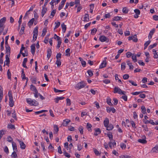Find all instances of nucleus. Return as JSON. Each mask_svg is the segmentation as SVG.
Masks as SVG:
<instances>
[{"mask_svg":"<svg viewBox=\"0 0 158 158\" xmlns=\"http://www.w3.org/2000/svg\"><path fill=\"white\" fill-rule=\"evenodd\" d=\"M87 73L88 74L89 76L90 77H91L93 75V72L92 71H91V70H89L87 71Z\"/></svg>","mask_w":158,"mask_h":158,"instance_id":"nucleus-51","label":"nucleus"},{"mask_svg":"<svg viewBox=\"0 0 158 158\" xmlns=\"http://www.w3.org/2000/svg\"><path fill=\"white\" fill-rule=\"evenodd\" d=\"M93 151L94 153L96 155H98L100 154L99 152L96 149L94 148Z\"/></svg>","mask_w":158,"mask_h":158,"instance_id":"nucleus-54","label":"nucleus"},{"mask_svg":"<svg viewBox=\"0 0 158 158\" xmlns=\"http://www.w3.org/2000/svg\"><path fill=\"white\" fill-rule=\"evenodd\" d=\"M122 19V18L119 16H115L113 18V20L118 21L119 20H121Z\"/></svg>","mask_w":158,"mask_h":158,"instance_id":"nucleus-28","label":"nucleus"},{"mask_svg":"<svg viewBox=\"0 0 158 158\" xmlns=\"http://www.w3.org/2000/svg\"><path fill=\"white\" fill-rule=\"evenodd\" d=\"M79 59L80 60L81 62V63L82 65V66L84 67H85L86 64V62L83 60V59L81 57H79Z\"/></svg>","mask_w":158,"mask_h":158,"instance_id":"nucleus-25","label":"nucleus"},{"mask_svg":"<svg viewBox=\"0 0 158 158\" xmlns=\"http://www.w3.org/2000/svg\"><path fill=\"white\" fill-rule=\"evenodd\" d=\"M8 127L9 128L12 129H15V127L14 125L12 124H9L8 125Z\"/></svg>","mask_w":158,"mask_h":158,"instance_id":"nucleus-50","label":"nucleus"},{"mask_svg":"<svg viewBox=\"0 0 158 158\" xmlns=\"http://www.w3.org/2000/svg\"><path fill=\"white\" fill-rule=\"evenodd\" d=\"M129 75L127 74H125L123 76V78L125 80L127 79L129 77Z\"/></svg>","mask_w":158,"mask_h":158,"instance_id":"nucleus-64","label":"nucleus"},{"mask_svg":"<svg viewBox=\"0 0 158 158\" xmlns=\"http://www.w3.org/2000/svg\"><path fill=\"white\" fill-rule=\"evenodd\" d=\"M25 25L23 23L22 25V27L21 29V30L19 32V34L20 35H22L23 34L24 32V30L25 28Z\"/></svg>","mask_w":158,"mask_h":158,"instance_id":"nucleus-13","label":"nucleus"},{"mask_svg":"<svg viewBox=\"0 0 158 158\" xmlns=\"http://www.w3.org/2000/svg\"><path fill=\"white\" fill-rule=\"evenodd\" d=\"M48 111L46 110H42L39 111H36L35 112V114H39L44 112H47Z\"/></svg>","mask_w":158,"mask_h":158,"instance_id":"nucleus-48","label":"nucleus"},{"mask_svg":"<svg viewBox=\"0 0 158 158\" xmlns=\"http://www.w3.org/2000/svg\"><path fill=\"white\" fill-rule=\"evenodd\" d=\"M107 135L108 137L110 140H112L113 139V135L111 132H108L107 133Z\"/></svg>","mask_w":158,"mask_h":158,"instance_id":"nucleus-33","label":"nucleus"},{"mask_svg":"<svg viewBox=\"0 0 158 158\" xmlns=\"http://www.w3.org/2000/svg\"><path fill=\"white\" fill-rule=\"evenodd\" d=\"M100 40L102 42H108L109 41V39L108 38L106 37L104 35H102L99 38Z\"/></svg>","mask_w":158,"mask_h":158,"instance_id":"nucleus-6","label":"nucleus"},{"mask_svg":"<svg viewBox=\"0 0 158 158\" xmlns=\"http://www.w3.org/2000/svg\"><path fill=\"white\" fill-rule=\"evenodd\" d=\"M52 54V51L51 49L48 48L47 50V57L49 59Z\"/></svg>","mask_w":158,"mask_h":158,"instance_id":"nucleus-23","label":"nucleus"},{"mask_svg":"<svg viewBox=\"0 0 158 158\" xmlns=\"http://www.w3.org/2000/svg\"><path fill=\"white\" fill-rule=\"evenodd\" d=\"M106 130L108 131H110L111 130L114 128L113 125L111 124H110L109 125H108L107 127H106Z\"/></svg>","mask_w":158,"mask_h":158,"instance_id":"nucleus-24","label":"nucleus"},{"mask_svg":"<svg viewBox=\"0 0 158 158\" xmlns=\"http://www.w3.org/2000/svg\"><path fill=\"white\" fill-rule=\"evenodd\" d=\"M61 26L63 32H65L66 30V26L64 24V23H63L61 24Z\"/></svg>","mask_w":158,"mask_h":158,"instance_id":"nucleus-31","label":"nucleus"},{"mask_svg":"<svg viewBox=\"0 0 158 158\" xmlns=\"http://www.w3.org/2000/svg\"><path fill=\"white\" fill-rule=\"evenodd\" d=\"M97 31V30L96 28H94L92 30L91 34L94 35Z\"/></svg>","mask_w":158,"mask_h":158,"instance_id":"nucleus-49","label":"nucleus"},{"mask_svg":"<svg viewBox=\"0 0 158 158\" xmlns=\"http://www.w3.org/2000/svg\"><path fill=\"white\" fill-rule=\"evenodd\" d=\"M77 149L78 151H80L83 148L82 146L81 145V144H78L77 145Z\"/></svg>","mask_w":158,"mask_h":158,"instance_id":"nucleus-57","label":"nucleus"},{"mask_svg":"<svg viewBox=\"0 0 158 158\" xmlns=\"http://www.w3.org/2000/svg\"><path fill=\"white\" fill-rule=\"evenodd\" d=\"M34 19V18L31 19L28 22V25L30 27L32 26L33 23Z\"/></svg>","mask_w":158,"mask_h":158,"instance_id":"nucleus-32","label":"nucleus"},{"mask_svg":"<svg viewBox=\"0 0 158 158\" xmlns=\"http://www.w3.org/2000/svg\"><path fill=\"white\" fill-rule=\"evenodd\" d=\"M78 130L81 134H83L84 132V128L83 127L80 126L79 127Z\"/></svg>","mask_w":158,"mask_h":158,"instance_id":"nucleus-30","label":"nucleus"},{"mask_svg":"<svg viewBox=\"0 0 158 158\" xmlns=\"http://www.w3.org/2000/svg\"><path fill=\"white\" fill-rule=\"evenodd\" d=\"M31 52L33 55L34 54L35 50V44H33L31 46Z\"/></svg>","mask_w":158,"mask_h":158,"instance_id":"nucleus-14","label":"nucleus"},{"mask_svg":"<svg viewBox=\"0 0 158 158\" xmlns=\"http://www.w3.org/2000/svg\"><path fill=\"white\" fill-rule=\"evenodd\" d=\"M30 89L31 90L34 91V92H36V93L37 92L38 90L36 89L35 86H34L33 85H31Z\"/></svg>","mask_w":158,"mask_h":158,"instance_id":"nucleus-26","label":"nucleus"},{"mask_svg":"<svg viewBox=\"0 0 158 158\" xmlns=\"http://www.w3.org/2000/svg\"><path fill=\"white\" fill-rule=\"evenodd\" d=\"M126 63L125 62H123L121 64V69L122 70H125L126 68Z\"/></svg>","mask_w":158,"mask_h":158,"instance_id":"nucleus-36","label":"nucleus"},{"mask_svg":"<svg viewBox=\"0 0 158 158\" xmlns=\"http://www.w3.org/2000/svg\"><path fill=\"white\" fill-rule=\"evenodd\" d=\"M86 83L84 81H82L78 83L76 85L75 88L78 89H80L84 87L86 85Z\"/></svg>","mask_w":158,"mask_h":158,"instance_id":"nucleus-2","label":"nucleus"},{"mask_svg":"<svg viewBox=\"0 0 158 158\" xmlns=\"http://www.w3.org/2000/svg\"><path fill=\"white\" fill-rule=\"evenodd\" d=\"M155 29L154 28H153L152 29L150 32L149 35H152L154 33L155 31Z\"/></svg>","mask_w":158,"mask_h":158,"instance_id":"nucleus-58","label":"nucleus"},{"mask_svg":"<svg viewBox=\"0 0 158 158\" xmlns=\"http://www.w3.org/2000/svg\"><path fill=\"white\" fill-rule=\"evenodd\" d=\"M8 96L9 98V105L10 107H12L14 105V101L13 100V97L11 92L9 91L8 93Z\"/></svg>","mask_w":158,"mask_h":158,"instance_id":"nucleus-3","label":"nucleus"},{"mask_svg":"<svg viewBox=\"0 0 158 158\" xmlns=\"http://www.w3.org/2000/svg\"><path fill=\"white\" fill-rule=\"evenodd\" d=\"M107 103L110 106H112L113 104L111 102V99L109 97H108L107 98Z\"/></svg>","mask_w":158,"mask_h":158,"instance_id":"nucleus-34","label":"nucleus"},{"mask_svg":"<svg viewBox=\"0 0 158 158\" xmlns=\"http://www.w3.org/2000/svg\"><path fill=\"white\" fill-rule=\"evenodd\" d=\"M57 44L56 46V48L58 49L60 48V45L61 44V40L60 38L58 40H57Z\"/></svg>","mask_w":158,"mask_h":158,"instance_id":"nucleus-29","label":"nucleus"},{"mask_svg":"<svg viewBox=\"0 0 158 158\" xmlns=\"http://www.w3.org/2000/svg\"><path fill=\"white\" fill-rule=\"evenodd\" d=\"M47 10V9L45 8V7L43 6V9L41 12L42 16L43 17L44 14L46 13Z\"/></svg>","mask_w":158,"mask_h":158,"instance_id":"nucleus-22","label":"nucleus"},{"mask_svg":"<svg viewBox=\"0 0 158 158\" xmlns=\"http://www.w3.org/2000/svg\"><path fill=\"white\" fill-rule=\"evenodd\" d=\"M11 156L13 158H17V155L15 151H14L11 155Z\"/></svg>","mask_w":158,"mask_h":158,"instance_id":"nucleus-46","label":"nucleus"},{"mask_svg":"<svg viewBox=\"0 0 158 158\" xmlns=\"http://www.w3.org/2000/svg\"><path fill=\"white\" fill-rule=\"evenodd\" d=\"M22 75L21 77L23 80L26 79L27 80L26 83L27 82L28 79L27 77H26L25 76V74L24 72L23 69H22Z\"/></svg>","mask_w":158,"mask_h":158,"instance_id":"nucleus-12","label":"nucleus"},{"mask_svg":"<svg viewBox=\"0 0 158 158\" xmlns=\"http://www.w3.org/2000/svg\"><path fill=\"white\" fill-rule=\"evenodd\" d=\"M27 102L31 106H37L39 105V103L35 100H32L31 98L26 99Z\"/></svg>","mask_w":158,"mask_h":158,"instance_id":"nucleus-1","label":"nucleus"},{"mask_svg":"<svg viewBox=\"0 0 158 158\" xmlns=\"http://www.w3.org/2000/svg\"><path fill=\"white\" fill-rule=\"evenodd\" d=\"M56 64L57 65L58 67L60 66L61 64V62L60 60H57L56 61Z\"/></svg>","mask_w":158,"mask_h":158,"instance_id":"nucleus-53","label":"nucleus"},{"mask_svg":"<svg viewBox=\"0 0 158 158\" xmlns=\"http://www.w3.org/2000/svg\"><path fill=\"white\" fill-rule=\"evenodd\" d=\"M132 55V54L130 52H128L126 54V56L127 58L130 57Z\"/></svg>","mask_w":158,"mask_h":158,"instance_id":"nucleus-61","label":"nucleus"},{"mask_svg":"<svg viewBox=\"0 0 158 158\" xmlns=\"http://www.w3.org/2000/svg\"><path fill=\"white\" fill-rule=\"evenodd\" d=\"M7 141L9 142H11L13 141L12 138L10 136H9L7 137Z\"/></svg>","mask_w":158,"mask_h":158,"instance_id":"nucleus-60","label":"nucleus"},{"mask_svg":"<svg viewBox=\"0 0 158 158\" xmlns=\"http://www.w3.org/2000/svg\"><path fill=\"white\" fill-rule=\"evenodd\" d=\"M109 119L107 118H106L103 122L104 126L105 127H107L109 125Z\"/></svg>","mask_w":158,"mask_h":158,"instance_id":"nucleus-19","label":"nucleus"},{"mask_svg":"<svg viewBox=\"0 0 158 158\" xmlns=\"http://www.w3.org/2000/svg\"><path fill=\"white\" fill-rule=\"evenodd\" d=\"M123 12L124 13H127L128 11V10L127 8V7H125L123 8Z\"/></svg>","mask_w":158,"mask_h":158,"instance_id":"nucleus-52","label":"nucleus"},{"mask_svg":"<svg viewBox=\"0 0 158 158\" xmlns=\"http://www.w3.org/2000/svg\"><path fill=\"white\" fill-rule=\"evenodd\" d=\"M146 137L145 136H143V139H139L138 140V141L142 143L145 144L147 143V141L146 140Z\"/></svg>","mask_w":158,"mask_h":158,"instance_id":"nucleus-9","label":"nucleus"},{"mask_svg":"<svg viewBox=\"0 0 158 158\" xmlns=\"http://www.w3.org/2000/svg\"><path fill=\"white\" fill-rule=\"evenodd\" d=\"M133 41L135 42H136L138 41L136 35H134L133 36Z\"/></svg>","mask_w":158,"mask_h":158,"instance_id":"nucleus-43","label":"nucleus"},{"mask_svg":"<svg viewBox=\"0 0 158 158\" xmlns=\"http://www.w3.org/2000/svg\"><path fill=\"white\" fill-rule=\"evenodd\" d=\"M47 28H44L42 31V35L43 37L46 34V33L47 32Z\"/></svg>","mask_w":158,"mask_h":158,"instance_id":"nucleus-39","label":"nucleus"},{"mask_svg":"<svg viewBox=\"0 0 158 158\" xmlns=\"http://www.w3.org/2000/svg\"><path fill=\"white\" fill-rule=\"evenodd\" d=\"M6 55H8V56H10V48L9 46H6Z\"/></svg>","mask_w":158,"mask_h":158,"instance_id":"nucleus-17","label":"nucleus"},{"mask_svg":"<svg viewBox=\"0 0 158 158\" xmlns=\"http://www.w3.org/2000/svg\"><path fill=\"white\" fill-rule=\"evenodd\" d=\"M106 65V60H103V62L101 63L99 66L100 69H102L105 67Z\"/></svg>","mask_w":158,"mask_h":158,"instance_id":"nucleus-20","label":"nucleus"},{"mask_svg":"<svg viewBox=\"0 0 158 158\" xmlns=\"http://www.w3.org/2000/svg\"><path fill=\"white\" fill-rule=\"evenodd\" d=\"M157 45V44L156 43H155L154 44H153L150 45L148 47L149 49L150 50V49H152L154 47L156 46Z\"/></svg>","mask_w":158,"mask_h":158,"instance_id":"nucleus-45","label":"nucleus"},{"mask_svg":"<svg viewBox=\"0 0 158 158\" xmlns=\"http://www.w3.org/2000/svg\"><path fill=\"white\" fill-rule=\"evenodd\" d=\"M54 129L56 133H57L59 131V128L58 126L56 125H54Z\"/></svg>","mask_w":158,"mask_h":158,"instance_id":"nucleus-35","label":"nucleus"},{"mask_svg":"<svg viewBox=\"0 0 158 158\" xmlns=\"http://www.w3.org/2000/svg\"><path fill=\"white\" fill-rule=\"evenodd\" d=\"M55 24H56V25L55 28H54L55 29L58 28L59 27V26H60V23L59 22H58L57 23L56 22L55 23Z\"/></svg>","mask_w":158,"mask_h":158,"instance_id":"nucleus-63","label":"nucleus"},{"mask_svg":"<svg viewBox=\"0 0 158 158\" xmlns=\"http://www.w3.org/2000/svg\"><path fill=\"white\" fill-rule=\"evenodd\" d=\"M18 141L19 143V144L20 145V148L22 149H24L26 148V145L23 141H20L19 139L18 140Z\"/></svg>","mask_w":158,"mask_h":158,"instance_id":"nucleus-10","label":"nucleus"},{"mask_svg":"<svg viewBox=\"0 0 158 158\" xmlns=\"http://www.w3.org/2000/svg\"><path fill=\"white\" fill-rule=\"evenodd\" d=\"M12 144L13 150L16 151H17V149L16 143L14 142H12Z\"/></svg>","mask_w":158,"mask_h":158,"instance_id":"nucleus-27","label":"nucleus"},{"mask_svg":"<svg viewBox=\"0 0 158 158\" xmlns=\"http://www.w3.org/2000/svg\"><path fill=\"white\" fill-rule=\"evenodd\" d=\"M56 12V10H53L51 12V16H50V18H52L55 14Z\"/></svg>","mask_w":158,"mask_h":158,"instance_id":"nucleus-40","label":"nucleus"},{"mask_svg":"<svg viewBox=\"0 0 158 158\" xmlns=\"http://www.w3.org/2000/svg\"><path fill=\"white\" fill-rule=\"evenodd\" d=\"M6 131L5 130H2L0 131V139L2 136L4 134Z\"/></svg>","mask_w":158,"mask_h":158,"instance_id":"nucleus-37","label":"nucleus"},{"mask_svg":"<svg viewBox=\"0 0 158 158\" xmlns=\"http://www.w3.org/2000/svg\"><path fill=\"white\" fill-rule=\"evenodd\" d=\"M80 0H76L75 1V7H77L78 6V5L80 4Z\"/></svg>","mask_w":158,"mask_h":158,"instance_id":"nucleus-62","label":"nucleus"},{"mask_svg":"<svg viewBox=\"0 0 158 158\" xmlns=\"http://www.w3.org/2000/svg\"><path fill=\"white\" fill-rule=\"evenodd\" d=\"M70 121V120L69 119H65L63 121V122L62 124L64 126H67Z\"/></svg>","mask_w":158,"mask_h":158,"instance_id":"nucleus-16","label":"nucleus"},{"mask_svg":"<svg viewBox=\"0 0 158 158\" xmlns=\"http://www.w3.org/2000/svg\"><path fill=\"white\" fill-rule=\"evenodd\" d=\"M120 158H131V157L127 155H122L119 156Z\"/></svg>","mask_w":158,"mask_h":158,"instance_id":"nucleus-42","label":"nucleus"},{"mask_svg":"<svg viewBox=\"0 0 158 158\" xmlns=\"http://www.w3.org/2000/svg\"><path fill=\"white\" fill-rule=\"evenodd\" d=\"M141 109H142V112L143 114H145L146 113V109L145 106H142L141 107Z\"/></svg>","mask_w":158,"mask_h":158,"instance_id":"nucleus-41","label":"nucleus"},{"mask_svg":"<svg viewBox=\"0 0 158 158\" xmlns=\"http://www.w3.org/2000/svg\"><path fill=\"white\" fill-rule=\"evenodd\" d=\"M89 15L88 14H86L85 15L83 21L85 22L89 21Z\"/></svg>","mask_w":158,"mask_h":158,"instance_id":"nucleus-21","label":"nucleus"},{"mask_svg":"<svg viewBox=\"0 0 158 158\" xmlns=\"http://www.w3.org/2000/svg\"><path fill=\"white\" fill-rule=\"evenodd\" d=\"M6 18L3 17L0 20V28L5 27L4 23L6 21Z\"/></svg>","mask_w":158,"mask_h":158,"instance_id":"nucleus-7","label":"nucleus"},{"mask_svg":"<svg viewBox=\"0 0 158 158\" xmlns=\"http://www.w3.org/2000/svg\"><path fill=\"white\" fill-rule=\"evenodd\" d=\"M95 133L94 135L95 136H97L98 135L100 134L101 133V131L99 128H97L95 130Z\"/></svg>","mask_w":158,"mask_h":158,"instance_id":"nucleus-15","label":"nucleus"},{"mask_svg":"<svg viewBox=\"0 0 158 158\" xmlns=\"http://www.w3.org/2000/svg\"><path fill=\"white\" fill-rule=\"evenodd\" d=\"M64 155L66 157L68 158H69L70 157V156L69 154L66 151H64Z\"/></svg>","mask_w":158,"mask_h":158,"instance_id":"nucleus-55","label":"nucleus"},{"mask_svg":"<svg viewBox=\"0 0 158 158\" xmlns=\"http://www.w3.org/2000/svg\"><path fill=\"white\" fill-rule=\"evenodd\" d=\"M4 151L7 154H8L9 152V150L6 146L5 147V148L4 149Z\"/></svg>","mask_w":158,"mask_h":158,"instance_id":"nucleus-59","label":"nucleus"},{"mask_svg":"<svg viewBox=\"0 0 158 158\" xmlns=\"http://www.w3.org/2000/svg\"><path fill=\"white\" fill-rule=\"evenodd\" d=\"M10 56H8V55H6L5 56L6 60L4 62V66L5 64L8 66H9L10 61L9 57Z\"/></svg>","mask_w":158,"mask_h":158,"instance_id":"nucleus-8","label":"nucleus"},{"mask_svg":"<svg viewBox=\"0 0 158 158\" xmlns=\"http://www.w3.org/2000/svg\"><path fill=\"white\" fill-rule=\"evenodd\" d=\"M66 0H62L61 2V4L58 7L59 10H60L63 7L65 2H66Z\"/></svg>","mask_w":158,"mask_h":158,"instance_id":"nucleus-11","label":"nucleus"},{"mask_svg":"<svg viewBox=\"0 0 158 158\" xmlns=\"http://www.w3.org/2000/svg\"><path fill=\"white\" fill-rule=\"evenodd\" d=\"M131 58L134 62H135L137 61L136 56L135 54H133L132 55Z\"/></svg>","mask_w":158,"mask_h":158,"instance_id":"nucleus-38","label":"nucleus"},{"mask_svg":"<svg viewBox=\"0 0 158 158\" xmlns=\"http://www.w3.org/2000/svg\"><path fill=\"white\" fill-rule=\"evenodd\" d=\"M151 152L153 153H158V146H156L152 149Z\"/></svg>","mask_w":158,"mask_h":158,"instance_id":"nucleus-18","label":"nucleus"},{"mask_svg":"<svg viewBox=\"0 0 158 158\" xmlns=\"http://www.w3.org/2000/svg\"><path fill=\"white\" fill-rule=\"evenodd\" d=\"M92 127L91 125L89 123H87L86 125V127L88 129L89 131H90L91 130V127Z\"/></svg>","mask_w":158,"mask_h":158,"instance_id":"nucleus-47","label":"nucleus"},{"mask_svg":"<svg viewBox=\"0 0 158 158\" xmlns=\"http://www.w3.org/2000/svg\"><path fill=\"white\" fill-rule=\"evenodd\" d=\"M70 51V49L69 48H68L65 50V55L67 56H70V53H69V52Z\"/></svg>","mask_w":158,"mask_h":158,"instance_id":"nucleus-44","label":"nucleus"},{"mask_svg":"<svg viewBox=\"0 0 158 158\" xmlns=\"http://www.w3.org/2000/svg\"><path fill=\"white\" fill-rule=\"evenodd\" d=\"M38 33V27H35L33 31V40L35 41L37 38Z\"/></svg>","mask_w":158,"mask_h":158,"instance_id":"nucleus-5","label":"nucleus"},{"mask_svg":"<svg viewBox=\"0 0 158 158\" xmlns=\"http://www.w3.org/2000/svg\"><path fill=\"white\" fill-rule=\"evenodd\" d=\"M114 93H118L120 94L125 95L126 92L122 91V90L118 87H115L114 88Z\"/></svg>","mask_w":158,"mask_h":158,"instance_id":"nucleus-4","label":"nucleus"},{"mask_svg":"<svg viewBox=\"0 0 158 158\" xmlns=\"http://www.w3.org/2000/svg\"><path fill=\"white\" fill-rule=\"evenodd\" d=\"M7 74L8 76V78L9 79L11 78V73L9 69L7 72Z\"/></svg>","mask_w":158,"mask_h":158,"instance_id":"nucleus-56","label":"nucleus"}]
</instances>
